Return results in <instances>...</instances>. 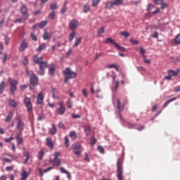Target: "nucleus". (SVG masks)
Returning a JSON list of instances; mask_svg holds the SVG:
<instances>
[{"instance_id":"1","label":"nucleus","mask_w":180,"mask_h":180,"mask_svg":"<svg viewBox=\"0 0 180 180\" xmlns=\"http://www.w3.org/2000/svg\"><path fill=\"white\" fill-rule=\"evenodd\" d=\"M117 178L123 180V160L119 158L117 162Z\"/></svg>"},{"instance_id":"2","label":"nucleus","mask_w":180,"mask_h":180,"mask_svg":"<svg viewBox=\"0 0 180 180\" xmlns=\"http://www.w3.org/2000/svg\"><path fill=\"white\" fill-rule=\"evenodd\" d=\"M63 74L65 77H67V78H69V79H72L73 78H75L77 77V72H71V69L69 68H67L63 71Z\"/></svg>"},{"instance_id":"3","label":"nucleus","mask_w":180,"mask_h":180,"mask_svg":"<svg viewBox=\"0 0 180 180\" xmlns=\"http://www.w3.org/2000/svg\"><path fill=\"white\" fill-rule=\"evenodd\" d=\"M8 82L11 85L10 91L12 95H15V91H16V89H18V82L13 79H8Z\"/></svg>"},{"instance_id":"4","label":"nucleus","mask_w":180,"mask_h":180,"mask_svg":"<svg viewBox=\"0 0 180 180\" xmlns=\"http://www.w3.org/2000/svg\"><path fill=\"white\" fill-rule=\"evenodd\" d=\"M82 146L79 143H74L72 146V150H74V153L76 155H81V148Z\"/></svg>"},{"instance_id":"5","label":"nucleus","mask_w":180,"mask_h":180,"mask_svg":"<svg viewBox=\"0 0 180 180\" xmlns=\"http://www.w3.org/2000/svg\"><path fill=\"white\" fill-rule=\"evenodd\" d=\"M58 105L59 108L56 110V112L58 113V115H63L65 113V106L63 102H59Z\"/></svg>"},{"instance_id":"6","label":"nucleus","mask_w":180,"mask_h":180,"mask_svg":"<svg viewBox=\"0 0 180 180\" xmlns=\"http://www.w3.org/2000/svg\"><path fill=\"white\" fill-rule=\"evenodd\" d=\"M20 13H22L25 20L29 19V14L27 13V6H26V5L22 4L20 8Z\"/></svg>"},{"instance_id":"7","label":"nucleus","mask_w":180,"mask_h":180,"mask_svg":"<svg viewBox=\"0 0 180 180\" xmlns=\"http://www.w3.org/2000/svg\"><path fill=\"white\" fill-rule=\"evenodd\" d=\"M117 109H118L120 117V119H122L121 113H122L123 109H124V104H122V103L120 102V100L119 98L117 99Z\"/></svg>"},{"instance_id":"8","label":"nucleus","mask_w":180,"mask_h":180,"mask_svg":"<svg viewBox=\"0 0 180 180\" xmlns=\"http://www.w3.org/2000/svg\"><path fill=\"white\" fill-rule=\"evenodd\" d=\"M30 82L32 86H37L39 84V77H37V75H34L30 77Z\"/></svg>"},{"instance_id":"9","label":"nucleus","mask_w":180,"mask_h":180,"mask_svg":"<svg viewBox=\"0 0 180 180\" xmlns=\"http://www.w3.org/2000/svg\"><path fill=\"white\" fill-rule=\"evenodd\" d=\"M78 20H77L76 19H73L70 21L69 26L71 30L75 32V30L77 29V27H78Z\"/></svg>"},{"instance_id":"10","label":"nucleus","mask_w":180,"mask_h":180,"mask_svg":"<svg viewBox=\"0 0 180 180\" xmlns=\"http://www.w3.org/2000/svg\"><path fill=\"white\" fill-rule=\"evenodd\" d=\"M24 102L25 103V106L27 109V111L30 112V110H32V109H33V105H32V102H30V98L25 97Z\"/></svg>"},{"instance_id":"11","label":"nucleus","mask_w":180,"mask_h":180,"mask_svg":"<svg viewBox=\"0 0 180 180\" xmlns=\"http://www.w3.org/2000/svg\"><path fill=\"white\" fill-rule=\"evenodd\" d=\"M25 127V122L22 120H18L16 126V129L19 130V131H23V129Z\"/></svg>"},{"instance_id":"12","label":"nucleus","mask_w":180,"mask_h":180,"mask_svg":"<svg viewBox=\"0 0 180 180\" xmlns=\"http://www.w3.org/2000/svg\"><path fill=\"white\" fill-rule=\"evenodd\" d=\"M46 145L51 148V150H53L54 148V143L51 141V139L50 138H46Z\"/></svg>"},{"instance_id":"13","label":"nucleus","mask_w":180,"mask_h":180,"mask_svg":"<svg viewBox=\"0 0 180 180\" xmlns=\"http://www.w3.org/2000/svg\"><path fill=\"white\" fill-rule=\"evenodd\" d=\"M43 101H44V96L43 95V93H39L37 96V104H43Z\"/></svg>"},{"instance_id":"14","label":"nucleus","mask_w":180,"mask_h":180,"mask_svg":"<svg viewBox=\"0 0 180 180\" xmlns=\"http://www.w3.org/2000/svg\"><path fill=\"white\" fill-rule=\"evenodd\" d=\"M30 175V172L22 171L21 172V180H27V178H29Z\"/></svg>"},{"instance_id":"15","label":"nucleus","mask_w":180,"mask_h":180,"mask_svg":"<svg viewBox=\"0 0 180 180\" xmlns=\"http://www.w3.org/2000/svg\"><path fill=\"white\" fill-rule=\"evenodd\" d=\"M112 74L114 75V76L112 77V81L113 82H115V87L114 89H112L113 92H115V91H117V88H119V81H116V74H115V72H112Z\"/></svg>"},{"instance_id":"16","label":"nucleus","mask_w":180,"mask_h":180,"mask_svg":"<svg viewBox=\"0 0 180 180\" xmlns=\"http://www.w3.org/2000/svg\"><path fill=\"white\" fill-rule=\"evenodd\" d=\"M34 63H35V64H41V63H43V58L42 57H39L37 56V55L34 56Z\"/></svg>"},{"instance_id":"17","label":"nucleus","mask_w":180,"mask_h":180,"mask_svg":"<svg viewBox=\"0 0 180 180\" xmlns=\"http://www.w3.org/2000/svg\"><path fill=\"white\" fill-rule=\"evenodd\" d=\"M25 49H27V43H26V41H22L19 47V50L20 51H24Z\"/></svg>"},{"instance_id":"18","label":"nucleus","mask_w":180,"mask_h":180,"mask_svg":"<svg viewBox=\"0 0 180 180\" xmlns=\"http://www.w3.org/2000/svg\"><path fill=\"white\" fill-rule=\"evenodd\" d=\"M5 88H6V83L5 81H2L0 83V94H4V91H5Z\"/></svg>"},{"instance_id":"19","label":"nucleus","mask_w":180,"mask_h":180,"mask_svg":"<svg viewBox=\"0 0 180 180\" xmlns=\"http://www.w3.org/2000/svg\"><path fill=\"white\" fill-rule=\"evenodd\" d=\"M13 118V112L11 111L8 112V114L6 118V122L7 123H9V122H11V120H12Z\"/></svg>"},{"instance_id":"20","label":"nucleus","mask_w":180,"mask_h":180,"mask_svg":"<svg viewBox=\"0 0 180 180\" xmlns=\"http://www.w3.org/2000/svg\"><path fill=\"white\" fill-rule=\"evenodd\" d=\"M84 130L86 136H89L91 134V126L87 125L84 127Z\"/></svg>"},{"instance_id":"21","label":"nucleus","mask_w":180,"mask_h":180,"mask_svg":"<svg viewBox=\"0 0 180 180\" xmlns=\"http://www.w3.org/2000/svg\"><path fill=\"white\" fill-rule=\"evenodd\" d=\"M176 99H178V97H174L173 98H171V99L167 101L164 103L163 107L167 108L168 106V105H169V103H171V102H174V101H175Z\"/></svg>"},{"instance_id":"22","label":"nucleus","mask_w":180,"mask_h":180,"mask_svg":"<svg viewBox=\"0 0 180 180\" xmlns=\"http://www.w3.org/2000/svg\"><path fill=\"white\" fill-rule=\"evenodd\" d=\"M113 6H115L114 1H108L105 4V8H107V9H112V8H113Z\"/></svg>"},{"instance_id":"23","label":"nucleus","mask_w":180,"mask_h":180,"mask_svg":"<svg viewBox=\"0 0 180 180\" xmlns=\"http://www.w3.org/2000/svg\"><path fill=\"white\" fill-rule=\"evenodd\" d=\"M53 165L55 167H61V159L53 160Z\"/></svg>"},{"instance_id":"24","label":"nucleus","mask_w":180,"mask_h":180,"mask_svg":"<svg viewBox=\"0 0 180 180\" xmlns=\"http://www.w3.org/2000/svg\"><path fill=\"white\" fill-rule=\"evenodd\" d=\"M60 172L61 174H65L68 178H71V174L70 173V172L66 171L64 167H60Z\"/></svg>"},{"instance_id":"25","label":"nucleus","mask_w":180,"mask_h":180,"mask_svg":"<svg viewBox=\"0 0 180 180\" xmlns=\"http://www.w3.org/2000/svg\"><path fill=\"white\" fill-rule=\"evenodd\" d=\"M8 103L12 108H18V103L13 99L9 100Z\"/></svg>"},{"instance_id":"26","label":"nucleus","mask_w":180,"mask_h":180,"mask_svg":"<svg viewBox=\"0 0 180 180\" xmlns=\"http://www.w3.org/2000/svg\"><path fill=\"white\" fill-rule=\"evenodd\" d=\"M46 47H47V45L46 44H42L39 46L37 49V51L40 53L41 51H43V50H46Z\"/></svg>"},{"instance_id":"27","label":"nucleus","mask_w":180,"mask_h":180,"mask_svg":"<svg viewBox=\"0 0 180 180\" xmlns=\"http://www.w3.org/2000/svg\"><path fill=\"white\" fill-rule=\"evenodd\" d=\"M115 46L116 47V49L117 50H120V51H126V49L120 45H119V44H117V42L116 44H115Z\"/></svg>"},{"instance_id":"28","label":"nucleus","mask_w":180,"mask_h":180,"mask_svg":"<svg viewBox=\"0 0 180 180\" xmlns=\"http://www.w3.org/2000/svg\"><path fill=\"white\" fill-rule=\"evenodd\" d=\"M49 133H51V134H56V133H57V128L56 127V125L52 124V127L50 129Z\"/></svg>"},{"instance_id":"29","label":"nucleus","mask_w":180,"mask_h":180,"mask_svg":"<svg viewBox=\"0 0 180 180\" xmlns=\"http://www.w3.org/2000/svg\"><path fill=\"white\" fill-rule=\"evenodd\" d=\"M105 32V27H102L100 29L98 30V36L101 37L102 36L103 33Z\"/></svg>"},{"instance_id":"30","label":"nucleus","mask_w":180,"mask_h":180,"mask_svg":"<svg viewBox=\"0 0 180 180\" xmlns=\"http://www.w3.org/2000/svg\"><path fill=\"white\" fill-rule=\"evenodd\" d=\"M69 136L72 138V140H75V139H77V133L75 131L70 132Z\"/></svg>"},{"instance_id":"31","label":"nucleus","mask_w":180,"mask_h":180,"mask_svg":"<svg viewBox=\"0 0 180 180\" xmlns=\"http://www.w3.org/2000/svg\"><path fill=\"white\" fill-rule=\"evenodd\" d=\"M167 73L169 74V75H170V77H176L178 72H175L174 70H169Z\"/></svg>"},{"instance_id":"32","label":"nucleus","mask_w":180,"mask_h":180,"mask_svg":"<svg viewBox=\"0 0 180 180\" xmlns=\"http://www.w3.org/2000/svg\"><path fill=\"white\" fill-rule=\"evenodd\" d=\"M39 68H42L44 70L47 68V62L46 61L41 62V64H39Z\"/></svg>"},{"instance_id":"33","label":"nucleus","mask_w":180,"mask_h":180,"mask_svg":"<svg viewBox=\"0 0 180 180\" xmlns=\"http://www.w3.org/2000/svg\"><path fill=\"white\" fill-rule=\"evenodd\" d=\"M114 5L119 6L120 5H123V0H114Z\"/></svg>"},{"instance_id":"34","label":"nucleus","mask_w":180,"mask_h":180,"mask_svg":"<svg viewBox=\"0 0 180 180\" xmlns=\"http://www.w3.org/2000/svg\"><path fill=\"white\" fill-rule=\"evenodd\" d=\"M25 157H26V159L25 160L24 164H27V161H29V158H30V155L29 154V152L24 153Z\"/></svg>"},{"instance_id":"35","label":"nucleus","mask_w":180,"mask_h":180,"mask_svg":"<svg viewBox=\"0 0 180 180\" xmlns=\"http://www.w3.org/2000/svg\"><path fill=\"white\" fill-rule=\"evenodd\" d=\"M47 25V20H44L41 22L38 25L40 29H43Z\"/></svg>"},{"instance_id":"36","label":"nucleus","mask_w":180,"mask_h":180,"mask_svg":"<svg viewBox=\"0 0 180 180\" xmlns=\"http://www.w3.org/2000/svg\"><path fill=\"white\" fill-rule=\"evenodd\" d=\"M105 43H110L111 44H116L117 42L115 41V40L112 39V38L108 37L105 39Z\"/></svg>"},{"instance_id":"37","label":"nucleus","mask_w":180,"mask_h":180,"mask_svg":"<svg viewBox=\"0 0 180 180\" xmlns=\"http://www.w3.org/2000/svg\"><path fill=\"white\" fill-rule=\"evenodd\" d=\"M26 72H27V75H28V77H30V78H32V77L36 75H34L33 71L29 70V69H26Z\"/></svg>"},{"instance_id":"38","label":"nucleus","mask_w":180,"mask_h":180,"mask_svg":"<svg viewBox=\"0 0 180 180\" xmlns=\"http://www.w3.org/2000/svg\"><path fill=\"white\" fill-rule=\"evenodd\" d=\"M74 37H75V31H73L72 33L69 34L70 41H72V40H74Z\"/></svg>"},{"instance_id":"39","label":"nucleus","mask_w":180,"mask_h":180,"mask_svg":"<svg viewBox=\"0 0 180 180\" xmlns=\"http://www.w3.org/2000/svg\"><path fill=\"white\" fill-rule=\"evenodd\" d=\"M61 156V153H60V152H56L53 153V160H60V158H58V157Z\"/></svg>"},{"instance_id":"40","label":"nucleus","mask_w":180,"mask_h":180,"mask_svg":"<svg viewBox=\"0 0 180 180\" xmlns=\"http://www.w3.org/2000/svg\"><path fill=\"white\" fill-rule=\"evenodd\" d=\"M54 18H56V12L53 11L49 15V18L51 20H54Z\"/></svg>"},{"instance_id":"41","label":"nucleus","mask_w":180,"mask_h":180,"mask_svg":"<svg viewBox=\"0 0 180 180\" xmlns=\"http://www.w3.org/2000/svg\"><path fill=\"white\" fill-rule=\"evenodd\" d=\"M79 44H81V37L79 38H76V41L75 42V47H78V46H79Z\"/></svg>"},{"instance_id":"42","label":"nucleus","mask_w":180,"mask_h":180,"mask_svg":"<svg viewBox=\"0 0 180 180\" xmlns=\"http://www.w3.org/2000/svg\"><path fill=\"white\" fill-rule=\"evenodd\" d=\"M44 155V150H41L39 152L38 158L39 160H43V156Z\"/></svg>"},{"instance_id":"43","label":"nucleus","mask_w":180,"mask_h":180,"mask_svg":"<svg viewBox=\"0 0 180 180\" xmlns=\"http://www.w3.org/2000/svg\"><path fill=\"white\" fill-rule=\"evenodd\" d=\"M121 36H123L124 37H129L130 36V33L127 32V31H122L120 33Z\"/></svg>"},{"instance_id":"44","label":"nucleus","mask_w":180,"mask_h":180,"mask_svg":"<svg viewBox=\"0 0 180 180\" xmlns=\"http://www.w3.org/2000/svg\"><path fill=\"white\" fill-rule=\"evenodd\" d=\"M44 72H46V70L41 68H39V70L37 71L39 75H44Z\"/></svg>"},{"instance_id":"45","label":"nucleus","mask_w":180,"mask_h":180,"mask_svg":"<svg viewBox=\"0 0 180 180\" xmlns=\"http://www.w3.org/2000/svg\"><path fill=\"white\" fill-rule=\"evenodd\" d=\"M44 40H50V34L48 32H45L44 34Z\"/></svg>"},{"instance_id":"46","label":"nucleus","mask_w":180,"mask_h":180,"mask_svg":"<svg viewBox=\"0 0 180 180\" xmlns=\"http://www.w3.org/2000/svg\"><path fill=\"white\" fill-rule=\"evenodd\" d=\"M56 71V68H54V67H51L49 68V75H51V76L54 75V72Z\"/></svg>"},{"instance_id":"47","label":"nucleus","mask_w":180,"mask_h":180,"mask_svg":"<svg viewBox=\"0 0 180 180\" xmlns=\"http://www.w3.org/2000/svg\"><path fill=\"white\" fill-rule=\"evenodd\" d=\"M101 0H92V6H98Z\"/></svg>"},{"instance_id":"48","label":"nucleus","mask_w":180,"mask_h":180,"mask_svg":"<svg viewBox=\"0 0 180 180\" xmlns=\"http://www.w3.org/2000/svg\"><path fill=\"white\" fill-rule=\"evenodd\" d=\"M67 12V6H65V4L62 7L61 10H60V13L62 15H64V13H65Z\"/></svg>"},{"instance_id":"49","label":"nucleus","mask_w":180,"mask_h":180,"mask_svg":"<svg viewBox=\"0 0 180 180\" xmlns=\"http://www.w3.org/2000/svg\"><path fill=\"white\" fill-rule=\"evenodd\" d=\"M98 151H99V153H101V154H103L105 153V149L101 146H98Z\"/></svg>"},{"instance_id":"50","label":"nucleus","mask_w":180,"mask_h":180,"mask_svg":"<svg viewBox=\"0 0 180 180\" xmlns=\"http://www.w3.org/2000/svg\"><path fill=\"white\" fill-rule=\"evenodd\" d=\"M65 144L66 147H70V140L68 139V136L65 137Z\"/></svg>"},{"instance_id":"51","label":"nucleus","mask_w":180,"mask_h":180,"mask_svg":"<svg viewBox=\"0 0 180 180\" xmlns=\"http://www.w3.org/2000/svg\"><path fill=\"white\" fill-rule=\"evenodd\" d=\"M16 140L18 146H22V144H23V139H22V137Z\"/></svg>"},{"instance_id":"52","label":"nucleus","mask_w":180,"mask_h":180,"mask_svg":"<svg viewBox=\"0 0 180 180\" xmlns=\"http://www.w3.org/2000/svg\"><path fill=\"white\" fill-rule=\"evenodd\" d=\"M90 7L88 5H85L84 6V13H86V12H89Z\"/></svg>"},{"instance_id":"53","label":"nucleus","mask_w":180,"mask_h":180,"mask_svg":"<svg viewBox=\"0 0 180 180\" xmlns=\"http://www.w3.org/2000/svg\"><path fill=\"white\" fill-rule=\"evenodd\" d=\"M84 155H85V157L84 158V161H87V162H89V161H91V160L89 159V155H88V153H85Z\"/></svg>"},{"instance_id":"54","label":"nucleus","mask_w":180,"mask_h":180,"mask_svg":"<svg viewBox=\"0 0 180 180\" xmlns=\"http://www.w3.org/2000/svg\"><path fill=\"white\" fill-rule=\"evenodd\" d=\"M1 161H3V162H12V160H9L8 158H4L3 159H1Z\"/></svg>"},{"instance_id":"55","label":"nucleus","mask_w":180,"mask_h":180,"mask_svg":"<svg viewBox=\"0 0 180 180\" xmlns=\"http://www.w3.org/2000/svg\"><path fill=\"white\" fill-rule=\"evenodd\" d=\"M67 106L69 108V109H71L72 108V104L71 103V100H68L67 101Z\"/></svg>"},{"instance_id":"56","label":"nucleus","mask_w":180,"mask_h":180,"mask_svg":"<svg viewBox=\"0 0 180 180\" xmlns=\"http://www.w3.org/2000/svg\"><path fill=\"white\" fill-rule=\"evenodd\" d=\"M96 138H93L91 141V146H95V144H96Z\"/></svg>"},{"instance_id":"57","label":"nucleus","mask_w":180,"mask_h":180,"mask_svg":"<svg viewBox=\"0 0 180 180\" xmlns=\"http://www.w3.org/2000/svg\"><path fill=\"white\" fill-rule=\"evenodd\" d=\"M50 9H52V10L57 9V4L56 3L51 4Z\"/></svg>"},{"instance_id":"58","label":"nucleus","mask_w":180,"mask_h":180,"mask_svg":"<svg viewBox=\"0 0 180 180\" xmlns=\"http://www.w3.org/2000/svg\"><path fill=\"white\" fill-rule=\"evenodd\" d=\"M31 38L32 40H34V41H37V36H36V34H31Z\"/></svg>"},{"instance_id":"59","label":"nucleus","mask_w":180,"mask_h":180,"mask_svg":"<svg viewBox=\"0 0 180 180\" xmlns=\"http://www.w3.org/2000/svg\"><path fill=\"white\" fill-rule=\"evenodd\" d=\"M29 63V60L27 59V58H25L22 60V64L24 65H27V63Z\"/></svg>"},{"instance_id":"60","label":"nucleus","mask_w":180,"mask_h":180,"mask_svg":"<svg viewBox=\"0 0 180 180\" xmlns=\"http://www.w3.org/2000/svg\"><path fill=\"white\" fill-rule=\"evenodd\" d=\"M12 140H13V138L12 136H11L10 138L6 139L4 140V141H5L6 143H11V142L12 141Z\"/></svg>"},{"instance_id":"61","label":"nucleus","mask_w":180,"mask_h":180,"mask_svg":"<svg viewBox=\"0 0 180 180\" xmlns=\"http://www.w3.org/2000/svg\"><path fill=\"white\" fill-rule=\"evenodd\" d=\"M153 39H158V32H155L153 34L151 35Z\"/></svg>"},{"instance_id":"62","label":"nucleus","mask_w":180,"mask_h":180,"mask_svg":"<svg viewBox=\"0 0 180 180\" xmlns=\"http://www.w3.org/2000/svg\"><path fill=\"white\" fill-rule=\"evenodd\" d=\"M160 5H161V9H165V8H167V6H168L167 3H162V4H160Z\"/></svg>"},{"instance_id":"63","label":"nucleus","mask_w":180,"mask_h":180,"mask_svg":"<svg viewBox=\"0 0 180 180\" xmlns=\"http://www.w3.org/2000/svg\"><path fill=\"white\" fill-rule=\"evenodd\" d=\"M82 94L85 96V98L88 97V92L86 91V89H83Z\"/></svg>"},{"instance_id":"64","label":"nucleus","mask_w":180,"mask_h":180,"mask_svg":"<svg viewBox=\"0 0 180 180\" xmlns=\"http://www.w3.org/2000/svg\"><path fill=\"white\" fill-rule=\"evenodd\" d=\"M130 42L132 44H139V41L136 40V39H130Z\"/></svg>"}]
</instances>
